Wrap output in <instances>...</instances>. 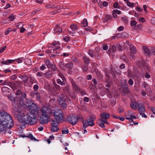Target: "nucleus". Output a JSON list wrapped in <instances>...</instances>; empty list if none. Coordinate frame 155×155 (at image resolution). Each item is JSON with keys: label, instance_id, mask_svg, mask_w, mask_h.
<instances>
[{"label": "nucleus", "instance_id": "nucleus-1", "mask_svg": "<svg viewBox=\"0 0 155 155\" xmlns=\"http://www.w3.org/2000/svg\"><path fill=\"white\" fill-rule=\"evenodd\" d=\"M28 108L29 113H23L18 117V121L23 125H32L37 122V115L39 112V107L33 103L28 105Z\"/></svg>", "mask_w": 155, "mask_h": 155}, {"label": "nucleus", "instance_id": "nucleus-2", "mask_svg": "<svg viewBox=\"0 0 155 155\" xmlns=\"http://www.w3.org/2000/svg\"><path fill=\"white\" fill-rule=\"evenodd\" d=\"M13 124L10 115L3 110H0V132L5 133L7 129H11Z\"/></svg>", "mask_w": 155, "mask_h": 155}, {"label": "nucleus", "instance_id": "nucleus-3", "mask_svg": "<svg viewBox=\"0 0 155 155\" xmlns=\"http://www.w3.org/2000/svg\"><path fill=\"white\" fill-rule=\"evenodd\" d=\"M41 116L39 120L40 123L41 124L47 123L51 114V109L48 107L43 106L41 109Z\"/></svg>", "mask_w": 155, "mask_h": 155}, {"label": "nucleus", "instance_id": "nucleus-4", "mask_svg": "<svg viewBox=\"0 0 155 155\" xmlns=\"http://www.w3.org/2000/svg\"><path fill=\"white\" fill-rule=\"evenodd\" d=\"M53 115L55 119V121L61 122L64 120V116L63 111L61 109L55 110L53 112Z\"/></svg>", "mask_w": 155, "mask_h": 155}, {"label": "nucleus", "instance_id": "nucleus-5", "mask_svg": "<svg viewBox=\"0 0 155 155\" xmlns=\"http://www.w3.org/2000/svg\"><path fill=\"white\" fill-rule=\"evenodd\" d=\"M21 104L20 102H17L15 104V105H13V107L12 108V114L15 117H17L18 119L19 116L21 115L23 113L21 114V110L19 107V106Z\"/></svg>", "mask_w": 155, "mask_h": 155}, {"label": "nucleus", "instance_id": "nucleus-6", "mask_svg": "<svg viewBox=\"0 0 155 155\" xmlns=\"http://www.w3.org/2000/svg\"><path fill=\"white\" fill-rule=\"evenodd\" d=\"M80 117L74 115H70L68 117L67 119L69 122L73 125L76 124L77 123L78 118Z\"/></svg>", "mask_w": 155, "mask_h": 155}, {"label": "nucleus", "instance_id": "nucleus-7", "mask_svg": "<svg viewBox=\"0 0 155 155\" xmlns=\"http://www.w3.org/2000/svg\"><path fill=\"white\" fill-rule=\"evenodd\" d=\"M59 123L57 121H55L54 120H52L51 121V130L52 132H56L58 131L59 129L58 126Z\"/></svg>", "mask_w": 155, "mask_h": 155}, {"label": "nucleus", "instance_id": "nucleus-8", "mask_svg": "<svg viewBox=\"0 0 155 155\" xmlns=\"http://www.w3.org/2000/svg\"><path fill=\"white\" fill-rule=\"evenodd\" d=\"M95 117L94 116L88 118L85 121V123L84 122V126L87 127L88 126H93L94 125V120Z\"/></svg>", "mask_w": 155, "mask_h": 155}, {"label": "nucleus", "instance_id": "nucleus-9", "mask_svg": "<svg viewBox=\"0 0 155 155\" xmlns=\"http://www.w3.org/2000/svg\"><path fill=\"white\" fill-rule=\"evenodd\" d=\"M137 65L139 67L142 66L146 71H148L150 70V66L147 64L145 63V61L143 60L138 61L136 62Z\"/></svg>", "mask_w": 155, "mask_h": 155}, {"label": "nucleus", "instance_id": "nucleus-10", "mask_svg": "<svg viewBox=\"0 0 155 155\" xmlns=\"http://www.w3.org/2000/svg\"><path fill=\"white\" fill-rule=\"evenodd\" d=\"M101 119H100L102 122L105 123L106 124H109V123L107 120V119L110 117V114L106 113H103L101 114Z\"/></svg>", "mask_w": 155, "mask_h": 155}, {"label": "nucleus", "instance_id": "nucleus-11", "mask_svg": "<svg viewBox=\"0 0 155 155\" xmlns=\"http://www.w3.org/2000/svg\"><path fill=\"white\" fill-rule=\"evenodd\" d=\"M15 94L18 97L20 98L21 100L26 99V94L25 93L22 92L20 90H17Z\"/></svg>", "mask_w": 155, "mask_h": 155}, {"label": "nucleus", "instance_id": "nucleus-12", "mask_svg": "<svg viewBox=\"0 0 155 155\" xmlns=\"http://www.w3.org/2000/svg\"><path fill=\"white\" fill-rule=\"evenodd\" d=\"M70 81L71 83L73 89L76 92L78 93L79 90L80 89L77 84L75 83L74 80L73 79H70Z\"/></svg>", "mask_w": 155, "mask_h": 155}, {"label": "nucleus", "instance_id": "nucleus-13", "mask_svg": "<svg viewBox=\"0 0 155 155\" xmlns=\"http://www.w3.org/2000/svg\"><path fill=\"white\" fill-rule=\"evenodd\" d=\"M142 87H144L145 88V90L147 92H149L150 94H148V93H147V95L149 96H150L151 93V89L148 85V84L145 82H144L142 84Z\"/></svg>", "mask_w": 155, "mask_h": 155}, {"label": "nucleus", "instance_id": "nucleus-14", "mask_svg": "<svg viewBox=\"0 0 155 155\" xmlns=\"http://www.w3.org/2000/svg\"><path fill=\"white\" fill-rule=\"evenodd\" d=\"M142 48L144 51V53L146 54V56L147 55L150 57L151 55V53L150 51V48L146 46H142Z\"/></svg>", "mask_w": 155, "mask_h": 155}, {"label": "nucleus", "instance_id": "nucleus-15", "mask_svg": "<svg viewBox=\"0 0 155 155\" xmlns=\"http://www.w3.org/2000/svg\"><path fill=\"white\" fill-rule=\"evenodd\" d=\"M69 97L64 94H63L61 97H59L58 98V100L59 103H61L63 101L68 100Z\"/></svg>", "mask_w": 155, "mask_h": 155}, {"label": "nucleus", "instance_id": "nucleus-16", "mask_svg": "<svg viewBox=\"0 0 155 155\" xmlns=\"http://www.w3.org/2000/svg\"><path fill=\"white\" fill-rule=\"evenodd\" d=\"M52 49H51L53 51L59 49L60 48V44L58 42L55 41L53 43Z\"/></svg>", "mask_w": 155, "mask_h": 155}, {"label": "nucleus", "instance_id": "nucleus-17", "mask_svg": "<svg viewBox=\"0 0 155 155\" xmlns=\"http://www.w3.org/2000/svg\"><path fill=\"white\" fill-rule=\"evenodd\" d=\"M2 91L4 95H6L11 92V90L8 87L4 86L2 87Z\"/></svg>", "mask_w": 155, "mask_h": 155}, {"label": "nucleus", "instance_id": "nucleus-18", "mask_svg": "<svg viewBox=\"0 0 155 155\" xmlns=\"http://www.w3.org/2000/svg\"><path fill=\"white\" fill-rule=\"evenodd\" d=\"M130 49L131 54V55L135 54L137 51L136 47L133 45H130ZM131 56L133 58L132 55H131Z\"/></svg>", "mask_w": 155, "mask_h": 155}, {"label": "nucleus", "instance_id": "nucleus-19", "mask_svg": "<svg viewBox=\"0 0 155 155\" xmlns=\"http://www.w3.org/2000/svg\"><path fill=\"white\" fill-rule=\"evenodd\" d=\"M21 136L23 138H24L25 137H27L28 138H30L32 140H36L38 141V140L36 139L33 136V135L31 134H28L27 135H25L24 134L21 135Z\"/></svg>", "mask_w": 155, "mask_h": 155}, {"label": "nucleus", "instance_id": "nucleus-20", "mask_svg": "<svg viewBox=\"0 0 155 155\" xmlns=\"http://www.w3.org/2000/svg\"><path fill=\"white\" fill-rule=\"evenodd\" d=\"M8 98L12 101V105H15L16 103L20 102L18 101H17L15 97L11 95L8 96Z\"/></svg>", "mask_w": 155, "mask_h": 155}, {"label": "nucleus", "instance_id": "nucleus-21", "mask_svg": "<svg viewBox=\"0 0 155 155\" xmlns=\"http://www.w3.org/2000/svg\"><path fill=\"white\" fill-rule=\"evenodd\" d=\"M138 107L140 113L144 112L145 110V108L142 104H138Z\"/></svg>", "mask_w": 155, "mask_h": 155}, {"label": "nucleus", "instance_id": "nucleus-22", "mask_svg": "<svg viewBox=\"0 0 155 155\" xmlns=\"http://www.w3.org/2000/svg\"><path fill=\"white\" fill-rule=\"evenodd\" d=\"M54 31V34L61 32L62 31V30L60 27H59L58 25H57L55 27Z\"/></svg>", "mask_w": 155, "mask_h": 155}, {"label": "nucleus", "instance_id": "nucleus-23", "mask_svg": "<svg viewBox=\"0 0 155 155\" xmlns=\"http://www.w3.org/2000/svg\"><path fill=\"white\" fill-rule=\"evenodd\" d=\"M138 104H139L135 101L132 102L130 104L131 108L134 110H136L138 106Z\"/></svg>", "mask_w": 155, "mask_h": 155}, {"label": "nucleus", "instance_id": "nucleus-24", "mask_svg": "<svg viewBox=\"0 0 155 155\" xmlns=\"http://www.w3.org/2000/svg\"><path fill=\"white\" fill-rule=\"evenodd\" d=\"M44 61L48 68H51L52 64L49 60L45 59L44 60Z\"/></svg>", "mask_w": 155, "mask_h": 155}, {"label": "nucleus", "instance_id": "nucleus-25", "mask_svg": "<svg viewBox=\"0 0 155 155\" xmlns=\"http://www.w3.org/2000/svg\"><path fill=\"white\" fill-rule=\"evenodd\" d=\"M73 67V64L72 62H70L66 64V68H67L69 69H71Z\"/></svg>", "mask_w": 155, "mask_h": 155}, {"label": "nucleus", "instance_id": "nucleus-26", "mask_svg": "<svg viewBox=\"0 0 155 155\" xmlns=\"http://www.w3.org/2000/svg\"><path fill=\"white\" fill-rule=\"evenodd\" d=\"M52 73L51 71H48V72L44 73V76L47 78H49L51 77Z\"/></svg>", "mask_w": 155, "mask_h": 155}, {"label": "nucleus", "instance_id": "nucleus-27", "mask_svg": "<svg viewBox=\"0 0 155 155\" xmlns=\"http://www.w3.org/2000/svg\"><path fill=\"white\" fill-rule=\"evenodd\" d=\"M34 95L36 97V100L39 101L40 99L39 94L38 92H33L31 93V95Z\"/></svg>", "mask_w": 155, "mask_h": 155}, {"label": "nucleus", "instance_id": "nucleus-28", "mask_svg": "<svg viewBox=\"0 0 155 155\" xmlns=\"http://www.w3.org/2000/svg\"><path fill=\"white\" fill-rule=\"evenodd\" d=\"M59 66L60 68L62 70L65 71L66 70V64H64L62 62H60L59 64Z\"/></svg>", "mask_w": 155, "mask_h": 155}, {"label": "nucleus", "instance_id": "nucleus-29", "mask_svg": "<svg viewBox=\"0 0 155 155\" xmlns=\"http://www.w3.org/2000/svg\"><path fill=\"white\" fill-rule=\"evenodd\" d=\"M19 77L20 78L22 79L23 81L25 82L28 81V76L26 75H19Z\"/></svg>", "mask_w": 155, "mask_h": 155}, {"label": "nucleus", "instance_id": "nucleus-30", "mask_svg": "<svg viewBox=\"0 0 155 155\" xmlns=\"http://www.w3.org/2000/svg\"><path fill=\"white\" fill-rule=\"evenodd\" d=\"M70 87L69 85H68L67 86L64 87L63 88V91L67 93L68 94L69 93V88Z\"/></svg>", "mask_w": 155, "mask_h": 155}, {"label": "nucleus", "instance_id": "nucleus-31", "mask_svg": "<svg viewBox=\"0 0 155 155\" xmlns=\"http://www.w3.org/2000/svg\"><path fill=\"white\" fill-rule=\"evenodd\" d=\"M97 123L99 126L101 127L104 128L105 127V126L104 125V124H105V123L102 122L101 120L99 119V120L97 121Z\"/></svg>", "mask_w": 155, "mask_h": 155}, {"label": "nucleus", "instance_id": "nucleus-32", "mask_svg": "<svg viewBox=\"0 0 155 155\" xmlns=\"http://www.w3.org/2000/svg\"><path fill=\"white\" fill-rule=\"evenodd\" d=\"M83 58L84 62L87 64L90 63V59L88 58H87L85 56H84L83 57Z\"/></svg>", "mask_w": 155, "mask_h": 155}, {"label": "nucleus", "instance_id": "nucleus-33", "mask_svg": "<svg viewBox=\"0 0 155 155\" xmlns=\"http://www.w3.org/2000/svg\"><path fill=\"white\" fill-rule=\"evenodd\" d=\"M88 23L86 19L84 18L81 23V26L83 27H86L87 26Z\"/></svg>", "mask_w": 155, "mask_h": 155}, {"label": "nucleus", "instance_id": "nucleus-34", "mask_svg": "<svg viewBox=\"0 0 155 155\" xmlns=\"http://www.w3.org/2000/svg\"><path fill=\"white\" fill-rule=\"evenodd\" d=\"M77 30H74V29H68V33L70 35H72L75 34Z\"/></svg>", "mask_w": 155, "mask_h": 155}, {"label": "nucleus", "instance_id": "nucleus-35", "mask_svg": "<svg viewBox=\"0 0 155 155\" xmlns=\"http://www.w3.org/2000/svg\"><path fill=\"white\" fill-rule=\"evenodd\" d=\"M82 96H84L86 94V93L84 90L83 89H80L79 92Z\"/></svg>", "mask_w": 155, "mask_h": 155}, {"label": "nucleus", "instance_id": "nucleus-36", "mask_svg": "<svg viewBox=\"0 0 155 155\" xmlns=\"http://www.w3.org/2000/svg\"><path fill=\"white\" fill-rule=\"evenodd\" d=\"M143 27L142 25L141 24H140L137 25L135 27L136 30H140Z\"/></svg>", "mask_w": 155, "mask_h": 155}, {"label": "nucleus", "instance_id": "nucleus-37", "mask_svg": "<svg viewBox=\"0 0 155 155\" xmlns=\"http://www.w3.org/2000/svg\"><path fill=\"white\" fill-rule=\"evenodd\" d=\"M78 26L75 24L71 25L70 27L68 29H74V30H77Z\"/></svg>", "mask_w": 155, "mask_h": 155}, {"label": "nucleus", "instance_id": "nucleus-38", "mask_svg": "<svg viewBox=\"0 0 155 155\" xmlns=\"http://www.w3.org/2000/svg\"><path fill=\"white\" fill-rule=\"evenodd\" d=\"M24 60L23 58H20L17 59H15V61H16L18 63H21Z\"/></svg>", "mask_w": 155, "mask_h": 155}, {"label": "nucleus", "instance_id": "nucleus-39", "mask_svg": "<svg viewBox=\"0 0 155 155\" xmlns=\"http://www.w3.org/2000/svg\"><path fill=\"white\" fill-rule=\"evenodd\" d=\"M65 81H62L60 79H57V82L58 83V84H60L61 85H64L65 84Z\"/></svg>", "mask_w": 155, "mask_h": 155}, {"label": "nucleus", "instance_id": "nucleus-40", "mask_svg": "<svg viewBox=\"0 0 155 155\" xmlns=\"http://www.w3.org/2000/svg\"><path fill=\"white\" fill-rule=\"evenodd\" d=\"M45 87L46 90L48 91H49L50 90V86L48 83H45Z\"/></svg>", "mask_w": 155, "mask_h": 155}, {"label": "nucleus", "instance_id": "nucleus-41", "mask_svg": "<svg viewBox=\"0 0 155 155\" xmlns=\"http://www.w3.org/2000/svg\"><path fill=\"white\" fill-rule=\"evenodd\" d=\"M25 62L26 64L30 65L31 64V60L29 58L25 59Z\"/></svg>", "mask_w": 155, "mask_h": 155}, {"label": "nucleus", "instance_id": "nucleus-42", "mask_svg": "<svg viewBox=\"0 0 155 155\" xmlns=\"http://www.w3.org/2000/svg\"><path fill=\"white\" fill-rule=\"evenodd\" d=\"M61 107H62L64 108H65L67 107V104L65 103V101H63L61 103H59Z\"/></svg>", "mask_w": 155, "mask_h": 155}, {"label": "nucleus", "instance_id": "nucleus-43", "mask_svg": "<svg viewBox=\"0 0 155 155\" xmlns=\"http://www.w3.org/2000/svg\"><path fill=\"white\" fill-rule=\"evenodd\" d=\"M24 25V24L21 22H19L16 24V26L19 28L22 27Z\"/></svg>", "mask_w": 155, "mask_h": 155}, {"label": "nucleus", "instance_id": "nucleus-44", "mask_svg": "<svg viewBox=\"0 0 155 155\" xmlns=\"http://www.w3.org/2000/svg\"><path fill=\"white\" fill-rule=\"evenodd\" d=\"M63 37V40L65 42H68L70 40V37L64 35Z\"/></svg>", "mask_w": 155, "mask_h": 155}, {"label": "nucleus", "instance_id": "nucleus-45", "mask_svg": "<svg viewBox=\"0 0 155 155\" xmlns=\"http://www.w3.org/2000/svg\"><path fill=\"white\" fill-rule=\"evenodd\" d=\"M62 134H67L68 133L69 131L68 128H65L62 130Z\"/></svg>", "mask_w": 155, "mask_h": 155}, {"label": "nucleus", "instance_id": "nucleus-46", "mask_svg": "<svg viewBox=\"0 0 155 155\" xmlns=\"http://www.w3.org/2000/svg\"><path fill=\"white\" fill-rule=\"evenodd\" d=\"M88 54L91 57L93 58L94 57V55L93 51L89 50L88 51Z\"/></svg>", "mask_w": 155, "mask_h": 155}, {"label": "nucleus", "instance_id": "nucleus-47", "mask_svg": "<svg viewBox=\"0 0 155 155\" xmlns=\"http://www.w3.org/2000/svg\"><path fill=\"white\" fill-rule=\"evenodd\" d=\"M58 75L62 79L63 81H66V79L62 73H59L58 74Z\"/></svg>", "mask_w": 155, "mask_h": 155}, {"label": "nucleus", "instance_id": "nucleus-48", "mask_svg": "<svg viewBox=\"0 0 155 155\" xmlns=\"http://www.w3.org/2000/svg\"><path fill=\"white\" fill-rule=\"evenodd\" d=\"M122 21L125 24L128 23V20L126 17H123L122 18Z\"/></svg>", "mask_w": 155, "mask_h": 155}, {"label": "nucleus", "instance_id": "nucleus-49", "mask_svg": "<svg viewBox=\"0 0 155 155\" xmlns=\"http://www.w3.org/2000/svg\"><path fill=\"white\" fill-rule=\"evenodd\" d=\"M8 20L7 18H6L5 19L2 20L1 22L0 23L2 25H4L6 24V23H8L9 22H8L7 21Z\"/></svg>", "mask_w": 155, "mask_h": 155}, {"label": "nucleus", "instance_id": "nucleus-50", "mask_svg": "<svg viewBox=\"0 0 155 155\" xmlns=\"http://www.w3.org/2000/svg\"><path fill=\"white\" fill-rule=\"evenodd\" d=\"M111 17L110 15H106L105 18V21H107L108 20L111 19Z\"/></svg>", "mask_w": 155, "mask_h": 155}, {"label": "nucleus", "instance_id": "nucleus-51", "mask_svg": "<svg viewBox=\"0 0 155 155\" xmlns=\"http://www.w3.org/2000/svg\"><path fill=\"white\" fill-rule=\"evenodd\" d=\"M105 78H106V82L107 83L109 82V81L110 80V75L108 74H106V75L105 76Z\"/></svg>", "mask_w": 155, "mask_h": 155}, {"label": "nucleus", "instance_id": "nucleus-52", "mask_svg": "<svg viewBox=\"0 0 155 155\" xmlns=\"http://www.w3.org/2000/svg\"><path fill=\"white\" fill-rule=\"evenodd\" d=\"M116 47L117 50L119 51H122V47L119 44H116Z\"/></svg>", "mask_w": 155, "mask_h": 155}, {"label": "nucleus", "instance_id": "nucleus-53", "mask_svg": "<svg viewBox=\"0 0 155 155\" xmlns=\"http://www.w3.org/2000/svg\"><path fill=\"white\" fill-rule=\"evenodd\" d=\"M82 69L84 72H87L88 70V68L86 66H83L82 67Z\"/></svg>", "mask_w": 155, "mask_h": 155}, {"label": "nucleus", "instance_id": "nucleus-54", "mask_svg": "<svg viewBox=\"0 0 155 155\" xmlns=\"http://www.w3.org/2000/svg\"><path fill=\"white\" fill-rule=\"evenodd\" d=\"M133 113L132 112L131 110H129L128 111L127 114L125 115V117L129 116L130 117V116L133 114Z\"/></svg>", "mask_w": 155, "mask_h": 155}, {"label": "nucleus", "instance_id": "nucleus-55", "mask_svg": "<svg viewBox=\"0 0 155 155\" xmlns=\"http://www.w3.org/2000/svg\"><path fill=\"white\" fill-rule=\"evenodd\" d=\"M14 18L15 16L13 14L10 15L8 17V18L11 21H13L14 19Z\"/></svg>", "mask_w": 155, "mask_h": 155}, {"label": "nucleus", "instance_id": "nucleus-56", "mask_svg": "<svg viewBox=\"0 0 155 155\" xmlns=\"http://www.w3.org/2000/svg\"><path fill=\"white\" fill-rule=\"evenodd\" d=\"M127 5L128 6H129V7H133L134 6V4L132 2H127Z\"/></svg>", "mask_w": 155, "mask_h": 155}, {"label": "nucleus", "instance_id": "nucleus-57", "mask_svg": "<svg viewBox=\"0 0 155 155\" xmlns=\"http://www.w3.org/2000/svg\"><path fill=\"white\" fill-rule=\"evenodd\" d=\"M46 68L45 65V64H43L40 67V69L41 71H43Z\"/></svg>", "mask_w": 155, "mask_h": 155}, {"label": "nucleus", "instance_id": "nucleus-58", "mask_svg": "<svg viewBox=\"0 0 155 155\" xmlns=\"http://www.w3.org/2000/svg\"><path fill=\"white\" fill-rule=\"evenodd\" d=\"M137 22L135 20H133L131 21L130 23V25L132 26H134L136 25L137 24Z\"/></svg>", "mask_w": 155, "mask_h": 155}, {"label": "nucleus", "instance_id": "nucleus-59", "mask_svg": "<svg viewBox=\"0 0 155 155\" xmlns=\"http://www.w3.org/2000/svg\"><path fill=\"white\" fill-rule=\"evenodd\" d=\"M116 45L115 46V45H113L111 48V50L112 51L114 52H115L116 51Z\"/></svg>", "mask_w": 155, "mask_h": 155}, {"label": "nucleus", "instance_id": "nucleus-60", "mask_svg": "<svg viewBox=\"0 0 155 155\" xmlns=\"http://www.w3.org/2000/svg\"><path fill=\"white\" fill-rule=\"evenodd\" d=\"M113 6L115 8H119L118 4L117 2H115L114 3Z\"/></svg>", "mask_w": 155, "mask_h": 155}, {"label": "nucleus", "instance_id": "nucleus-61", "mask_svg": "<svg viewBox=\"0 0 155 155\" xmlns=\"http://www.w3.org/2000/svg\"><path fill=\"white\" fill-rule=\"evenodd\" d=\"M144 76L146 78L148 79L150 78V75L147 72L145 73Z\"/></svg>", "mask_w": 155, "mask_h": 155}, {"label": "nucleus", "instance_id": "nucleus-62", "mask_svg": "<svg viewBox=\"0 0 155 155\" xmlns=\"http://www.w3.org/2000/svg\"><path fill=\"white\" fill-rule=\"evenodd\" d=\"M11 31V29L10 28H8L5 31V35H7L9 33L10 31Z\"/></svg>", "mask_w": 155, "mask_h": 155}, {"label": "nucleus", "instance_id": "nucleus-63", "mask_svg": "<svg viewBox=\"0 0 155 155\" xmlns=\"http://www.w3.org/2000/svg\"><path fill=\"white\" fill-rule=\"evenodd\" d=\"M36 75L38 77H41L43 76V74L41 72H38L36 74Z\"/></svg>", "mask_w": 155, "mask_h": 155}, {"label": "nucleus", "instance_id": "nucleus-64", "mask_svg": "<svg viewBox=\"0 0 155 155\" xmlns=\"http://www.w3.org/2000/svg\"><path fill=\"white\" fill-rule=\"evenodd\" d=\"M151 51L152 54L155 56V48L152 47L151 48Z\"/></svg>", "mask_w": 155, "mask_h": 155}]
</instances>
